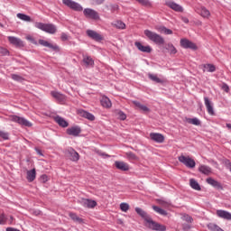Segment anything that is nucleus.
<instances>
[{
  "instance_id": "50",
  "label": "nucleus",
  "mask_w": 231,
  "mask_h": 231,
  "mask_svg": "<svg viewBox=\"0 0 231 231\" xmlns=\"http://www.w3.org/2000/svg\"><path fill=\"white\" fill-rule=\"evenodd\" d=\"M26 40L29 41V42H32V44L37 45V41L32 35L26 36Z\"/></svg>"
},
{
  "instance_id": "31",
  "label": "nucleus",
  "mask_w": 231,
  "mask_h": 231,
  "mask_svg": "<svg viewBox=\"0 0 231 231\" xmlns=\"http://www.w3.org/2000/svg\"><path fill=\"white\" fill-rule=\"evenodd\" d=\"M16 17L21 19V21H24L25 23H32V17H30L28 14L18 13Z\"/></svg>"
},
{
  "instance_id": "49",
  "label": "nucleus",
  "mask_w": 231,
  "mask_h": 231,
  "mask_svg": "<svg viewBox=\"0 0 231 231\" xmlns=\"http://www.w3.org/2000/svg\"><path fill=\"white\" fill-rule=\"evenodd\" d=\"M221 89H223V91H225L226 93H229L230 87H228V84L223 83L221 86Z\"/></svg>"
},
{
  "instance_id": "17",
  "label": "nucleus",
  "mask_w": 231,
  "mask_h": 231,
  "mask_svg": "<svg viewBox=\"0 0 231 231\" xmlns=\"http://www.w3.org/2000/svg\"><path fill=\"white\" fill-rule=\"evenodd\" d=\"M217 216L218 217H221V219H226L227 221H231V213L226 210H223V209L217 210Z\"/></svg>"
},
{
  "instance_id": "7",
  "label": "nucleus",
  "mask_w": 231,
  "mask_h": 231,
  "mask_svg": "<svg viewBox=\"0 0 231 231\" xmlns=\"http://www.w3.org/2000/svg\"><path fill=\"white\" fill-rule=\"evenodd\" d=\"M83 15H85L87 19H93L94 21H98V19H100V15L98 14V12L91 8H85L83 10Z\"/></svg>"
},
{
  "instance_id": "45",
  "label": "nucleus",
  "mask_w": 231,
  "mask_h": 231,
  "mask_svg": "<svg viewBox=\"0 0 231 231\" xmlns=\"http://www.w3.org/2000/svg\"><path fill=\"white\" fill-rule=\"evenodd\" d=\"M182 221H186V223H192L194 221V218L190 217L189 215L184 214L181 217Z\"/></svg>"
},
{
  "instance_id": "51",
  "label": "nucleus",
  "mask_w": 231,
  "mask_h": 231,
  "mask_svg": "<svg viewBox=\"0 0 231 231\" xmlns=\"http://www.w3.org/2000/svg\"><path fill=\"white\" fill-rule=\"evenodd\" d=\"M6 224V216L5 214H0V225Z\"/></svg>"
},
{
  "instance_id": "43",
  "label": "nucleus",
  "mask_w": 231,
  "mask_h": 231,
  "mask_svg": "<svg viewBox=\"0 0 231 231\" xmlns=\"http://www.w3.org/2000/svg\"><path fill=\"white\" fill-rule=\"evenodd\" d=\"M0 55L3 57H8L10 55V51L5 47H0Z\"/></svg>"
},
{
  "instance_id": "10",
  "label": "nucleus",
  "mask_w": 231,
  "mask_h": 231,
  "mask_svg": "<svg viewBox=\"0 0 231 231\" xmlns=\"http://www.w3.org/2000/svg\"><path fill=\"white\" fill-rule=\"evenodd\" d=\"M86 33H87L88 37H89V39H92L93 41H96L97 42H100V41H102L104 39V37H102V34L97 32V31L87 30Z\"/></svg>"
},
{
  "instance_id": "58",
  "label": "nucleus",
  "mask_w": 231,
  "mask_h": 231,
  "mask_svg": "<svg viewBox=\"0 0 231 231\" xmlns=\"http://www.w3.org/2000/svg\"><path fill=\"white\" fill-rule=\"evenodd\" d=\"M38 154H40L41 156H42V152H41V150H37Z\"/></svg>"
},
{
  "instance_id": "3",
  "label": "nucleus",
  "mask_w": 231,
  "mask_h": 231,
  "mask_svg": "<svg viewBox=\"0 0 231 231\" xmlns=\"http://www.w3.org/2000/svg\"><path fill=\"white\" fill-rule=\"evenodd\" d=\"M144 35H146V37L155 44H159L160 46H162V44H165V40L163 37L154 32L144 30Z\"/></svg>"
},
{
  "instance_id": "13",
  "label": "nucleus",
  "mask_w": 231,
  "mask_h": 231,
  "mask_svg": "<svg viewBox=\"0 0 231 231\" xmlns=\"http://www.w3.org/2000/svg\"><path fill=\"white\" fill-rule=\"evenodd\" d=\"M150 138L151 140H152V142H155L156 143H163V142H165V136L158 133H151Z\"/></svg>"
},
{
  "instance_id": "15",
  "label": "nucleus",
  "mask_w": 231,
  "mask_h": 231,
  "mask_svg": "<svg viewBox=\"0 0 231 231\" xmlns=\"http://www.w3.org/2000/svg\"><path fill=\"white\" fill-rule=\"evenodd\" d=\"M81 205L85 207V208H95V207H97V201L89 199H82Z\"/></svg>"
},
{
  "instance_id": "44",
  "label": "nucleus",
  "mask_w": 231,
  "mask_h": 231,
  "mask_svg": "<svg viewBox=\"0 0 231 231\" xmlns=\"http://www.w3.org/2000/svg\"><path fill=\"white\" fill-rule=\"evenodd\" d=\"M0 138L3 140H8L10 138V134L8 132L0 130Z\"/></svg>"
},
{
  "instance_id": "56",
  "label": "nucleus",
  "mask_w": 231,
  "mask_h": 231,
  "mask_svg": "<svg viewBox=\"0 0 231 231\" xmlns=\"http://www.w3.org/2000/svg\"><path fill=\"white\" fill-rule=\"evenodd\" d=\"M226 127H227V129H231V124L230 123H226Z\"/></svg>"
},
{
  "instance_id": "16",
  "label": "nucleus",
  "mask_w": 231,
  "mask_h": 231,
  "mask_svg": "<svg viewBox=\"0 0 231 231\" xmlns=\"http://www.w3.org/2000/svg\"><path fill=\"white\" fill-rule=\"evenodd\" d=\"M134 44L137 50H139V51H143V53H151V51H152V49L149 45L143 46L140 42H136Z\"/></svg>"
},
{
  "instance_id": "1",
  "label": "nucleus",
  "mask_w": 231,
  "mask_h": 231,
  "mask_svg": "<svg viewBox=\"0 0 231 231\" xmlns=\"http://www.w3.org/2000/svg\"><path fill=\"white\" fill-rule=\"evenodd\" d=\"M135 212L136 214H138V216H140L143 219H144L145 226H147V228H150V230H154V231L167 230V226L152 220L151 216H149V214H147V212H145V210L142 209L141 208H135Z\"/></svg>"
},
{
  "instance_id": "37",
  "label": "nucleus",
  "mask_w": 231,
  "mask_h": 231,
  "mask_svg": "<svg viewBox=\"0 0 231 231\" xmlns=\"http://www.w3.org/2000/svg\"><path fill=\"white\" fill-rule=\"evenodd\" d=\"M126 158L130 162H136V160H138V157L136 156V154L133 153V152H126Z\"/></svg>"
},
{
  "instance_id": "41",
  "label": "nucleus",
  "mask_w": 231,
  "mask_h": 231,
  "mask_svg": "<svg viewBox=\"0 0 231 231\" xmlns=\"http://www.w3.org/2000/svg\"><path fill=\"white\" fill-rule=\"evenodd\" d=\"M168 50L171 55H176L178 53V50H176V47L172 43L168 44Z\"/></svg>"
},
{
  "instance_id": "38",
  "label": "nucleus",
  "mask_w": 231,
  "mask_h": 231,
  "mask_svg": "<svg viewBox=\"0 0 231 231\" xmlns=\"http://www.w3.org/2000/svg\"><path fill=\"white\" fill-rule=\"evenodd\" d=\"M152 208L154 212H157V214H160L161 216H167V212L164 209H162L158 206H152Z\"/></svg>"
},
{
  "instance_id": "32",
  "label": "nucleus",
  "mask_w": 231,
  "mask_h": 231,
  "mask_svg": "<svg viewBox=\"0 0 231 231\" xmlns=\"http://www.w3.org/2000/svg\"><path fill=\"white\" fill-rule=\"evenodd\" d=\"M189 185L191 189H194V190H201V187L199 186V183H198V180L194 179L189 180Z\"/></svg>"
},
{
  "instance_id": "28",
  "label": "nucleus",
  "mask_w": 231,
  "mask_h": 231,
  "mask_svg": "<svg viewBox=\"0 0 231 231\" xmlns=\"http://www.w3.org/2000/svg\"><path fill=\"white\" fill-rule=\"evenodd\" d=\"M202 68L204 69L203 71H208V73H214L216 71V66L214 64H204Z\"/></svg>"
},
{
  "instance_id": "53",
  "label": "nucleus",
  "mask_w": 231,
  "mask_h": 231,
  "mask_svg": "<svg viewBox=\"0 0 231 231\" xmlns=\"http://www.w3.org/2000/svg\"><path fill=\"white\" fill-rule=\"evenodd\" d=\"M181 21L185 23V24H189V18L185 16H181Z\"/></svg>"
},
{
  "instance_id": "33",
  "label": "nucleus",
  "mask_w": 231,
  "mask_h": 231,
  "mask_svg": "<svg viewBox=\"0 0 231 231\" xmlns=\"http://www.w3.org/2000/svg\"><path fill=\"white\" fill-rule=\"evenodd\" d=\"M186 122H188V124H191V125H201V121L198 119V117L186 118Z\"/></svg>"
},
{
  "instance_id": "4",
  "label": "nucleus",
  "mask_w": 231,
  "mask_h": 231,
  "mask_svg": "<svg viewBox=\"0 0 231 231\" xmlns=\"http://www.w3.org/2000/svg\"><path fill=\"white\" fill-rule=\"evenodd\" d=\"M62 3L65 6H67L70 10H73L74 12H82V10H84V7H82L80 4L73 0H62Z\"/></svg>"
},
{
  "instance_id": "6",
  "label": "nucleus",
  "mask_w": 231,
  "mask_h": 231,
  "mask_svg": "<svg viewBox=\"0 0 231 231\" xmlns=\"http://www.w3.org/2000/svg\"><path fill=\"white\" fill-rule=\"evenodd\" d=\"M11 122H15L19 124V125H23V127H32V122L28 121V119L24 117H21L19 116H12Z\"/></svg>"
},
{
  "instance_id": "14",
  "label": "nucleus",
  "mask_w": 231,
  "mask_h": 231,
  "mask_svg": "<svg viewBox=\"0 0 231 231\" xmlns=\"http://www.w3.org/2000/svg\"><path fill=\"white\" fill-rule=\"evenodd\" d=\"M67 154L71 162H79V160H80V155L73 148H69L67 150Z\"/></svg>"
},
{
  "instance_id": "19",
  "label": "nucleus",
  "mask_w": 231,
  "mask_h": 231,
  "mask_svg": "<svg viewBox=\"0 0 231 231\" xmlns=\"http://www.w3.org/2000/svg\"><path fill=\"white\" fill-rule=\"evenodd\" d=\"M39 44L42 46H44L45 48H50L51 50H53L54 51H57L59 50V45L58 44H51L47 41L44 40H39Z\"/></svg>"
},
{
  "instance_id": "29",
  "label": "nucleus",
  "mask_w": 231,
  "mask_h": 231,
  "mask_svg": "<svg viewBox=\"0 0 231 231\" xmlns=\"http://www.w3.org/2000/svg\"><path fill=\"white\" fill-rule=\"evenodd\" d=\"M134 104L136 107H138L141 111H143V113H149V111H151L149 109V107H147V106L145 105H142V103L138 102V101H134Z\"/></svg>"
},
{
  "instance_id": "30",
  "label": "nucleus",
  "mask_w": 231,
  "mask_h": 231,
  "mask_svg": "<svg viewBox=\"0 0 231 231\" xmlns=\"http://www.w3.org/2000/svg\"><path fill=\"white\" fill-rule=\"evenodd\" d=\"M112 26L117 28V30H125V23L120 20L112 23Z\"/></svg>"
},
{
  "instance_id": "23",
  "label": "nucleus",
  "mask_w": 231,
  "mask_h": 231,
  "mask_svg": "<svg viewBox=\"0 0 231 231\" xmlns=\"http://www.w3.org/2000/svg\"><path fill=\"white\" fill-rule=\"evenodd\" d=\"M199 171L202 173L205 174L206 176H208V174L212 173V168H210L208 165L202 164L199 167Z\"/></svg>"
},
{
  "instance_id": "18",
  "label": "nucleus",
  "mask_w": 231,
  "mask_h": 231,
  "mask_svg": "<svg viewBox=\"0 0 231 231\" xmlns=\"http://www.w3.org/2000/svg\"><path fill=\"white\" fill-rule=\"evenodd\" d=\"M115 166L119 170L123 171H129V165L127 162H122V161H116L115 162Z\"/></svg>"
},
{
  "instance_id": "46",
  "label": "nucleus",
  "mask_w": 231,
  "mask_h": 231,
  "mask_svg": "<svg viewBox=\"0 0 231 231\" xmlns=\"http://www.w3.org/2000/svg\"><path fill=\"white\" fill-rule=\"evenodd\" d=\"M120 208L122 212H127V210H129V204L123 202L120 204Z\"/></svg>"
},
{
  "instance_id": "8",
  "label": "nucleus",
  "mask_w": 231,
  "mask_h": 231,
  "mask_svg": "<svg viewBox=\"0 0 231 231\" xmlns=\"http://www.w3.org/2000/svg\"><path fill=\"white\" fill-rule=\"evenodd\" d=\"M180 46L185 50H198L196 43L190 42L189 39H180Z\"/></svg>"
},
{
  "instance_id": "12",
  "label": "nucleus",
  "mask_w": 231,
  "mask_h": 231,
  "mask_svg": "<svg viewBox=\"0 0 231 231\" xmlns=\"http://www.w3.org/2000/svg\"><path fill=\"white\" fill-rule=\"evenodd\" d=\"M82 133V129L79 125L71 126L67 129V134L69 136H79Z\"/></svg>"
},
{
  "instance_id": "55",
  "label": "nucleus",
  "mask_w": 231,
  "mask_h": 231,
  "mask_svg": "<svg viewBox=\"0 0 231 231\" xmlns=\"http://www.w3.org/2000/svg\"><path fill=\"white\" fill-rule=\"evenodd\" d=\"M184 230H190V226L189 225L184 226Z\"/></svg>"
},
{
  "instance_id": "59",
  "label": "nucleus",
  "mask_w": 231,
  "mask_h": 231,
  "mask_svg": "<svg viewBox=\"0 0 231 231\" xmlns=\"http://www.w3.org/2000/svg\"><path fill=\"white\" fill-rule=\"evenodd\" d=\"M11 219H14V217H11Z\"/></svg>"
},
{
  "instance_id": "47",
  "label": "nucleus",
  "mask_w": 231,
  "mask_h": 231,
  "mask_svg": "<svg viewBox=\"0 0 231 231\" xmlns=\"http://www.w3.org/2000/svg\"><path fill=\"white\" fill-rule=\"evenodd\" d=\"M117 116L119 120H125V118H127V116L123 111H119Z\"/></svg>"
},
{
  "instance_id": "20",
  "label": "nucleus",
  "mask_w": 231,
  "mask_h": 231,
  "mask_svg": "<svg viewBox=\"0 0 231 231\" xmlns=\"http://www.w3.org/2000/svg\"><path fill=\"white\" fill-rule=\"evenodd\" d=\"M167 6L174 10V12H183V7L175 2H168Z\"/></svg>"
},
{
  "instance_id": "57",
  "label": "nucleus",
  "mask_w": 231,
  "mask_h": 231,
  "mask_svg": "<svg viewBox=\"0 0 231 231\" xmlns=\"http://www.w3.org/2000/svg\"><path fill=\"white\" fill-rule=\"evenodd\" d=\"M102 156H105L106 158H109V155H107V153H102Z\"/></svg>"
},
{
  "instance_id": "54",
  "label": "nucleus",
  "mask_w": 231,
  "mask_h": 231,
  "mask_svg": "<svg viewBox=\"0 0 231 231\" xmlns=\"http://www.w3.org/2000/svg\"><path fill=\"white\" fill-rule=\"evenodd\" d=\"M104 1H106V0H95L97 5H103Z\"/></svg>"
},
{
  "instance_id": "5",
  "label": "nucleus",
  "mask_w": 231,
  "mask_h": 231,
  "mask_svg": "<svg viewBox=\"0 0 231 231\" xmlns=\"http://www.w3.org/2000/svg\"><path fill=\"white\" fill-rule=\"evenodd\" d=\"M179 162L183 163L188 169H194L196 167V162L189 156L180 155L179 156Z\"/></svg>"
},
{
  "instance_id": "36",
  "label": "nucleus",
  "mask_w": 231,
  "mask_h": 231,
  "mask_svg": "<svg viewBox=\"0 0 231 231\" xmlns=\"http://www.w3.org/2000/svg\"><path fill=\"white\" fill-rule=\"evenodd\" d=\"M51 97H53V98H56V100H64V95H62L57 91H51Z\"/></svg>"
},
{
  "instance_id": "26",
  "label": "nucleus",
  "mask_w": 231,
  "mask_h": 231,
  "mask_svg": "<svg viewBox=\"0 0 231 231\" xmlns=\"http://www.w3.org/2000/svg\"><path fill=\"white\" fill-rule=\"evenodd\" d=\"M207 183L208 185H211V187H214L215 189H222L221 183L212 178H208Z\"/></svg>"
},
{
  "instance_id": "25",
  "label": "nucleus",
  "mask_w": 231,
  "mask_h": 231,
  "mask_svg": "<svg viewBox=\"0 0 231 231\" xmlns=\"http://www.w3.org/2000/svg\"><path fill=\"white\" fill-rule=\"evenodd\" d=\"M36 177H37V171H35V169H32L27 171V180L30 183H32V181H34Z\"/></svg>"
},
{
  "instance_id": "24",
  "label": "nucleus",
  "mask_w": 231,
  "mask_h": 231,
  "mask_svg": "<svg viewBox=\"0 0 231 231\" xmlns=\"http://www.w3.org/2000/svg\"><path fill=\"white\" fill-rule=\"evenodd\" d=\"M101 106L103 107H106V109H109V107H111L113 106V104L111 103V99H109V97L104 96L101 100Z\"/></svg>"
},
{
  "instance_id": "39",
  "label": "nucleus",
  "mask_w": 231,
  "mask_h": 231,
  "mask_svg": "<svg viewBox=\"0 0 231 231\" xmlns=\"http://www.w3.org/2000/svg\"><path fill=\"white\" fill-rule=\"evenodd\" d=\"M69 217L72 221H76L77 223H82V218H80L75 213H69Z\"/></svg>"
},
{
  "instance_id": "21",
  "label": "nucleus",
  "mask_w": 231,
  "mask_h": 231,
  "mask_svg": "<svg viewBox=\"0 0 231 231\" xmlns=\"http://www.w3.org/2000/svg\"><path fill=\"white\" fill-rule=\"evenodd\" d=\"M54 120L60 127H68V125H69L68 121L64 120V118L60 116H55Z\"/></svg>"
},
{
  "instance_id": "48",
  "label": "nucleus",
  "mask_w": 231,
  "mask_h": 231,
  "mask_svg": "<svg viewBox=\"0 0 231 231\" xmlns=\"http://www.w3.org/2000/svg\"><path fill=\"white\" fill-rule=\"evenodd\" d=\"M12 79H13V80H15L16 82H21L23 80V77H21L17 74H13Z\"/></svg>"
},
{
  "instance_id": "42",
  "label": "nucleus",
  "mask_w": 231,
  "mask_h": 231,
  "mask_svg": "<svg viewBox=\"0 0 231 231\" xmlns=\"http://www.w3.org/2000/svg\"><path fill=\"white\" fill-rule=\"evenodd\" d=\"M160 32H162V33H165V35H172V30L167 29L165 26L160 27Z\"/></svg>"
},
{
  "instance_id": "9",
  "label": "nucleus",
  "mask_w": 231,
  "mask_h": 231,
  "mask_svg": "<svg viewBox=\"0 0 231 231\" xmlns=\"http://www.w3.org/2000/svg\"><path fill=\"white\" fill-rule=\"evenodd\" d=\"M204 104L206 106V109L208 111V114L210 115V116H215L216 112L214 111V103L210 101V99L208 97H204Z\"/></svg>"
},
{
  "instance_id": "34",
  "label": "nucleus",
  "mask_w": 231,
  "mask_h": 231,
  "mask_svg": "<svg viewBox=\"0 0 231 231\" xmlns=\"http://www.w3.org/2000/svg\"><path fill=\"white\" fill-rule=\"evenodd\" d=\"M83 62L86 64V66H93V64H95V61L89 56H84Z\"/></svg>"
},
{
  "instance_id": "2",
  "label": "nucleus",
  "mask_w": 231,
  "mask_h": 231,
  "mask_svg": "<svg viewBox=\"0 0 231 231\" xmlns=\"http://www.w3.org/2000/svg\"><path fill=\"white\" fill-rule=\"evenodd\" d=\"M34 26L35 28H38V30H42V32L51 33V35H53V33H57V26H55L53 23H43L41 22H36Z\"/></svg>"
},
{
  "instance_id": "11",
  "label": "nucleus",
  "mask_w": 231,
  "mask_h": 231,
  "mask_svg": "<svg viewBox=\"0 0 231 231\" xmlns=\"http://www.w3.org/2000/svg\"><path fill=\"white\" fill-rule=\"evenodd\" d=\"M8 41L13 46H16V48H24V42L15 36H8Z\"/></svg>"
},
{
  "instance_id": "52",
  "label": "nucleus",
  "mask_w": 231,
  "mask_h": 231,
  "mask_svg": "<svg viewBox=\"0 0 231 231\" xmlns=\"http://www.w3.org/2000/svg\"><path fill=\"white\" fill-rule=\"evenodd\" d=\"M61 41H68V34H66L65 32L61 33Z\"/></svg>"
},
{
  "instance_id": "27",
  "label": "nucleus",
  "mask_w": 231,
  "mask_h": 231,
  "mask_svg": "<svg viewBox=\"0 0 231 231\" xmlns=\"http://www.w3.org/2000/svg\"><path fill=\"white\" fill-rule=\"evenodd\" d=\"M148 78L150 79V80H152V82H156V84H163L164 80L158 78V75L156 74H152L149 73L148 74Z\"/></svg>"
},
{
  "instance_id": "35",
  "label": "nucleus",
  "mask_w": 231,
  "mask_h": 231,
  "mask_svg": "<svg viewBox=\"0 0 231 231\" xmlns=\"http://www.w3.org/2000/svg\"><path fill=\"white\" fill-rule=\"evenodd\" d=\"M139 5H142V6H146L147 8H150L152 6V3L149 0H135Z\"/></svg>"
},
{
  "instance_id": "22",
  "label": "nucleus",
  "mask_w": 231,
  "mask_h": 231,
  "mask_svg": "<svg viewBox=\"0 0 231 231\" xmlns=\"http://www.w3.org/2000/svg\"><path fill=\"white\" fill-rule=\"evenodd\" d=\"M79 115L80 116H83V118H87V120H90V122H93L95 120V116L86 110H80Z\"/></svg>"
},
{
  "instance_id": "40",
  "label": "nucleus",
  "mask_w": 231,
  "mask_h": 231,
  "mask_svg": "<svg viewBox=\"0 0 231 231\" xmlns=\"http://www.w3.org/2000/svg\"><path fill=\"white\" fill-rule=\"evenodd\" d=\"M200 15L202 17H210V11H208L205 7H201V9H200Z\"/></svg>"
}]
</instances>
